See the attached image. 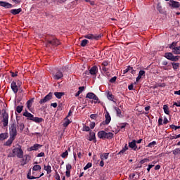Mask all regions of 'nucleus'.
<instances>
[{
	"mask_svg": "<svg viewBox=\"0 0 180 180\" xmlns=\"http://www.w3.org/2000/svg\"><path fill=\"white\" fill-rule=\"evenodd\" d=\"M61 44V42H60V40L56 37L51 38L47 40L46 46L49 47V46H53L54 47H57V46H60Z\"/></svg>",
	"mask_w": 180,
	"mask_h": 180,
	"instance_id": "nucleus-1",
	"label": "nucleus"
},
{
	"mask_svg": "<svg viewBox=\"0 0 180 180\" xmlns=\"http://www.w3.org/2000/svg\"><path fill=\"white\" fill-rule=\"evenodd\" d=\"M15 155H17L18 158H23V150H22V148H15L13 150V153L10 157H15Z\"/></svg>",
	"mask_w": 180,
	"mask_h": 180,
	"instance_id": "nucleus-2",
	"label": "nucleus"
},
{
	"mask_svg": "<svg viewBox=\"0 0 180 180\" xmlns=\"http://www.w3.org/2000/svg\"><path fill=\"white\" fill-rule=\"evenodd\" d=\"M178 42L174 41L169 46V49L172 50V53H174V54H180V46H176Z\"/></svg>",
	"mask_w": 180,
	"mask_h": 180,
	"instance_id": "nucleus-3",
	"label": "nucleus"
},
{
	"mask_svg": "<svg viewBox=\"0 0 180 180\" xmlns=\"http://www.w3.org/2000/svg\"><path fill=\"white\" fill-rule=\"evenodd\" d=\"M2 117L3 120L1 122L3 123V126L4 127H6L9 122V115L6 112V110H4V112L2 113Z\"/></svg>",
	"mask_w": 180,
	"mask_h": 180,
	"instance_id": "nucleus-4",
	"label": "nucleus"
},
{
	"mask_svg": "<svg viewBox=\"0 0 180 180\" xmlns=\"http://www.w3.org/2000/svg\"><path fill=\"white\" fill-rule=\"evenodd\" d=\"M10 137H14L15 138L16 136H18V130L16 129V125L14 124H12L10 127Z\"/></svg>",
	"mask_w": 180,
	"mask_h": 180,
	"instance_id": "nucleus-5",
	"label": "nucleus"
},
{
	"mask_svg": "<svg viewBox=\"0 0 180 180\" xmlns=\"http://www.w3.org/2000/svg\"><path fill=\"white\" fill-rule=\"evenodd\" d=\"M165 57H166L167 60H170L171 61H178V60H179V56H174V55L171 52L166 53L165 54Z\"/></svg>",
	"mask_w": 180,
	"mask_h": 180,
	"instance_id": "nucleus-6",
	"label": "nucleus"
},
{
	"mask_svg": "<svg viewBox=\"0 0 180 180\" xmlns=\"http://www.w3.org/2000/svg\"><path fill=\"white\" fill-rule=\"evenodd\" d=\"M102 34H89L87 35H85L84 36V38L85 39H89V40H99L101 39V37H102Z\"/></svg>",
	"mask_w": 180,
	"mask_h": 180,
	"instance_id": "nucleus-7",
	"label": "nucleus"
},
{
	"mask_svg": "<svg viewBox=\"0 0 180 180\" xmlns=\"http://www.w3.org/2000/svg\"><path fill=\"white\" fill-rule=\"evenodd\" d=\"M51 98H53V93H49L44 98L39 101L40 105H43V103H46V102H49V101H51Z\"/></svg>",
	"mask_w": 180,
	"mask_h": 180,
	"instance_id": "nucleus-8",
	"label": "nucleus"
},
{
	"mask_svg": "<svg viewBox=\"0 0 180 180\" xmlns=\"http://www.w3.org/2000/svg\"><path fill=\"white\" fill-rule=\"evenodd\" d=\"M17 127L20 131H23V129H25V124H23L22 121L17 120Z\"/></svg>",
	"mask_w": 180,
	"mask_h": 180,
	"instance_id": "nucleus-9",
	"label": "nucleus"
},
{
	"mask_svg": "<svg viewBox=\"0 0 180 180\" xmlns=\"http://www.w3.org/2000/svg\"><path fill=\"white\" fill-rule=\"evenodd\" d=\"M64 75L61 71H58L56 74L53 75V77L54 79H61Z\"/></svg>",
	"mask_w": 180,
	"mask_h": 180,
	"instance_id": "nucleus-10",
	"label": "nucleus"
},
{
	"mask_svg": "<svg viewBox=\"0 0 180 180\" xmlns=\"http://www.w3.org/2000/svg\"><path fill=\"white\" fill-rule=\"evenodd\" d=\"M31 172H30H30L27 173V179H39V178H41V176H43V175H44V173H42V174H40V176H31Z\"/></svg>",
	"mask_w": 180,
	"mask_h": 180,
	"instance_id": "nucleus-11",
	"label": "nucleus"
},
{
	"mask_svg": "<svg viewBox=\"0 0 180 180\" xmlns=\"http://www.w3.org/2000/svg\"><path fill=\"white\" fill-rule=\"evenodd\" d=\"M22 116H25V117H27L28 120H33V115L29 112H27V110H25V112L22 114Z\"/></svg>",
	"mask_w": 180,
	"mask_h": 180,
	"instance_id": "nucleus-12",
	"label": "nucleus"
},
{
	"mask_svg": "<svg viewBox=\"0 0 180 180\" xmlns=\"http://www.w3.org/2000/svg\"><path fill=\"white\" fill-rule=\"evenodd\" d=\"M0 6H3V8H6V9H9L12 8V4L4 2V1H0Z\"/></svg>",
	"mask_w": 180,
	"mask_h": 180,
	"instance_id": "nucleus-13",
	"label": "nucleus"
},
{
	"mask_svg": "<svg viewBox=\"0 0 180 180\" xmlns=\"http://www.w3.org/2000/svg\"><path fill=\"white\" fill-rule=\"evenodd\" d=\"M41 147H42L41 145L36 143L29 148V151H37V150H39Z\"/></svg>",
	"mask_w": 180,
	"mask_h": 180,
	"instance_id": "nucleus-14",
	"label": "nucleus"
},
{
	"mask_svg": "<svg viewBox=\"0 0 180 180\" xmlns=\"http://www.w3.org/2000/svg\"><path fill=\"white\" fill-rule=\"evenodd\" d=\"M90 74L91 75H96L98 74V67L93 66L90 70Z\"/></svg>",
	"mask_w": 180,
	"mask_h": 180,
	"instance_id": "nucleus-15",
	"label": "nucleus"
},
{
	"mask_svg": "<svg viewBox=\"0 0 180 180\" xmlns=\"http://www.w3.org/2000/svg\"><path fill=\"white\" fill-rule=\"evenodd\" d=\"M11 89L14 92V94H18V89L15 82H13L11 83Z\"/></svg>",
	"mask_w": 180,
	"mask_h": 180,
	"instance_id": "nucleus-16",
	"label": "nucleus"
},
{
	"mask_svg": "<svg viewBox=\"0 0 180 180\" xmlns=\"http://www.w3.org/2000/svg\"><path fill=\"white\" fill-rule=\"evenodd\" d=\"M129 147L132 148L136 151L137 146H136V140H133V141L129 143Z\"/></svg>",
	"mask_w": 180,
	"mask_h": 180,
	"instance_id": "nucleus-17",
	"label": "nucleus"
},
{
	"mask_svg": "<svg viewBox=\"0 0 180 180\" xmlns=\"http://www.w3.org/2000/svg\"><path fill=\"white\" fill-rule=\"evenodd\" d=\"M169 5L173 8H179L180 6L179 2L175 1H170Z\"/></svg>",
	"mask_w": 180,
	"mask_h": 180,
	"instance_id": "nucleus-18",
	"label": "nucleus"
},
{
	"mask_svg": "<svg viewBox=\"0 0 180 180\" xmlns=\"http://www.w3.org/2000/svg\"><path fill=\"white\" fill-rule=\"evenodd\" d=\"M106 136V132L105 131H100L98 133V136L99 139H103V140H105Z\"/></svg>",
	"mask_w": 180,
	"mask_h": 180,
	"instance_id": "nucleus-19",
	"label": "nucleus"
},
{
	"mask_svg": "<svg viewBox=\"0 0 180 180\" xmlns=\"http://www.w3.org/2000/svg\"><path fill=\"white\" fill-rule=\"evenodd\" d=\"M15 137L10 136L9 139L5 143L4 146H11L12 143H13V140H15Z\"/></svg>",
	"mask_w": 180,
	"mask_h": 180,
	"instance_id": "nucleus-20",
	"label": "nucleus"
},
{
	"mask_svg": "<svg viewBox=\"0 0 180 180\" xmlns=\"http://www.w3.org/2000/svg\"><path fill=\"white\" fill-rule=\"evenodd\" d=\"M105 124H109L110 123V120H112V118L110 117V115H109V112H107L105 113Z\"/></svg>",
	"mask_w": 180,
	"mask_h": 180,
	"instance_id": "nucleus-21",
	"label": "nucleus"
},
{
	"mask_svg": "<svg viewBox=\"0 0 180 180\" xmlns=\"http://www.w3.org/2000/svg\"><path fill=\"white\" fill-rule=\"evenodd\" d=\"M21 12H22V8L11 10V13H12V15H19V13Z\"/></svg>",
	"mask_w": 180,
	"mask_h": 180,
	"instance_id": "nucleus-22",
	"label": "nucleus"
},
{
	"mask_svg": "<svg viewBox=\"0 0 180 180\" xmlns=\"http://www.w3.org/2000/svg\"><path fill=\"white\" fill-rule=\"evenodd\" d=\"M114 109L116 111L117 116H118V117H123V115H122V110H120V108L115 107Z\"/></svg>",
	"mask_w": 180,
	"mask_h": 180,
	"instance_id": "nucleus-23",
	"label": "nucleus"
},
{
	"mask_svg": "<svg viewBox=\"0 0 180 180\" xmlns=\"http://www.w3.org/2000/svg\"><path fill=\"white\" fill-rule=\"evenodd\" d=\"M9 137V134L8 133H2L0 134V140L3 141Z\"/></svg>",
	"mask_w": 180,
	"mask_h": 180,
	"instance_id": "nucleus-24",
	"label": "nucleus"
},
{
	"mask_svg": "<svg viewBox=\"0 0 180 180\" xmlns=\"http://www.w3.org/2000/svg\"><path fill=\"white\" fill-rule=\"evenodd\" d=\"M113 133L112 132H105V139H107L108 140H112V139H113Z\"/></svg>",
	"mask_w": 180,
	"mask_h": 180,
	"instance_id": "nucleus-25",
	"label": "nucleus"
},
{
	"mask_svg": "<svg viewBox=\"0 0 180 180\" xmlns=\"http://www.w3.org/2000/svg\"><path fill=\"white\" fill-rule=\"evenodd\" d=\"M30 160V156L29 155H24V158L22 160L24 164H27Z\"/></svg>",
	"mask_w": 180,
	"mask_h": 180,
	"instance_id": "nucleus-26",
	"label": "nucleus"
},
{
	"mask_svg": "<svg viewBox=\"0 0 180 180\" xmlns=\"http://www.w3.org/2000/svg\"><path fill=\"white\" fill-rule=\"evenodd\" d=\"M33 102H34V98H31L27 102V106L28 109H30V108H32V105H33Z\"/></svg>",
	"mask_w": 180,
	"mask_h": 180,
	"instance_id": "nucleus-27",
	"label": "nucleus"
},
{
	"mask_svg": "<svg viewBox=\"0 0 180 180\" xmlns=\"http://www.w3.org/2000/svg\"><path fill=\"white\" fill-rule=\"evenodd\" d=\"M32 122H35V123H40L43 122V118L37 117H33Z\"/></svg>",
	"mask_w": 180,
	"mask_h": 180,
	"instance_id": "nucleus-28",
	"label": "nucleus"
},
{
	"mask_svg": "<svg viewBox=\"0 0 180 180\" xmlns=\"http://www.w3.org/2000/svg\"><path fill=\"white\" fill-rule=\"evenodd\" d=\"M54 95L56 98H58V99H61V97L63 96V95H64L63 92H55Z\"/></svg>",
	"mask_w": 180,
	"mask_h": 180,
	"instance_id": "nucleus-29",
	"label": "nucleus"
},
{
	"mask_svg": "<svg viewBox=\"0 0 180 180\" xmlns=\"http://www.w3.org/2000/svg\"><path fill=\"white\" fill-rule=\"evenodd\" d=\"M163 110L166 115H169V108H168V105H164Z\"/></svg>",
	"mask_w": 180,
	"mask_h": 180,
	"instance_id": "nucleus-30",
	"label": "nucleus"
},
{
	"mask_svg": "<svg viewBox=\"0 0 180 180\" xmlns=\"http://www.w3.org/2000/svg\"><path fill=\"white\" fill-rule=\"evenodd\" d=\"M65 122L63 123V127H67L70 123H71V121L68 117L65 118Z\"/></svg>",
	"mask_w": 180,
	"mask_h": 180,
	"instance_id": "nucleus-31",
	"label": "nucleus"
},
{
	"mask_svg": "<svg viewBox=\"0 0 180 180\" xmlns=\"http://www.w3.org/2000/svg\"><path fill=\"white\" fill-rule=\"evenodd\" d=\"M129 150V147H127V144L125 145L124 148H122L119 153V154H124L126 153V150Z\"/></svg>",
	"mask_w": 180,
	"mask_h": 180,
	"instance_id": "nucleus-32",
	"label": "nucleus"
},
{
	"mask_svg": "<svg viewBox=\"0 0 180 180\" xmlns=\"http://www.w3.org/2000/svg\"><path fill=\"white\" fill-rule=\"evenodd\" d=\"M108 157H109V153H104L101 155V160H108Z\"/></svg>",
	"mask_w": 180,
	"mask_h": 180,
	"instance_id": "nucleus-33",
	"label": "nucleus"
},
{
	"mask_svg": "<svg viewBox=\"0 0 180 180\" xmlns=\"http://www.w3.org/2000/svg\"><path fill=\"white\" fill-rule=\"evenodd\" d=\"M44 169L47 172V174L51 173V166L50 165L44 166Z\"/></svg>",
	"mask_w": 180,
	"mask_h": 180,
	"instance_id": "nucleus-34",
	"label": "nucleus"
},
{
	"mask_svg": "<svg viewBox=\"0 0 180 180\" xmlns=\"http://www.w3.org/2000/svg\"><path fill=\"white\" fill-rule=\"evenodd\" d=\"M89 140L90 141H92V140H95V134H94V132H90Z\"/></svg>",
	"mask_w": 180,
	"mask_h": 180,
	"instance_id": "nucleus-35",
	"label": "nucleus"
},
{
	"mask_svg": "<svg viewBox=\"0 0 180 180\" xmlns=\"http://www.w3.org/2000/svg\"><path fill=\"white\" fill-rule=\"evenodd\" d=\"M23 110V105H18L16 108V112H18V113H22V111Z\"/></svg>",
	"mask_w": 180,
	"mask_h": 180,
	"instance_id": "nucleus-36",
	"label": "nucleus"
},
{
	"mask_svg": "<svg viewBox=\"0 0 180 180\" xmlns=\"http://www.w3.org/2000/svg\"><path fill=\"white\" fill-rule=\"evenodd\" d=\"M39 169H41V167L39 165H34L32 168V171H39Z\"/></svg>",
	"mask_w": 180,
	"mask_h": 180,
	"instance_id": "nucleus-37",
	"label": "nucleus"
},
{
	"mask_svg": "<svg viewBox=\"0 0 180 180\" xmlns=\"http://www.w3.org/2000/svg\"><path fill=\"white\" fill-rule=\"evenodd\" d=\"M94 95H95V94H94L92 92H89L86 94V98H88L89 99H93Z\"/></svg>",
	"mask_w": 180,
	"mask_h": 180,
	"instance_id": "nucleus-38",
	"label": "nucleus"
},
{
	"mask_svg": "<svg viewBox=\"0 0 180 180\" xmlns=\"http://www.w3.org/2000/svg\"><path fill=\"white\" fill-rule=\"evenodd\" d=\"M88 43H89V41L87 39L82 40L81 42L82 47H85V46H86V44H88Z\"/></svg>",
	"mask_w": 180,
	"mask_h": 180,
	"instance_id": "nucleus-39",
	"label": "nucleus"
},
{
	"mask_svg": "<svg viewBox=\"0 0 180 180\" xmlns=\"http://www.w3.org/2000/svg\"><path fill=\"white\" fill-rule=\"evenodd\" d=\"M173 154L174 155H178V154H180V148H176L173 150Z\"/></svg>",
	"mask_w": 180,
	"mask_h": 180,
	"instance_id": "nucleus-40",
	"label": "nucleus"
},
{
	"mask_svg": "<svg viewBox=\"0 0 180 180\" xmlns=\"http://www.w3.org/2000/svg\"><path fill=\"white\" fill-rule=\"evenodd\" d=\"M172 64L174 70H178V67H179V63H172Z\"/></svg>",
	"mask_w": 180,
	"mask_h": 180,
	"instance_id": "nucleus-41",
	"label": "nucleus"
},
{
	"mask_svg": "<svg viewBox=\"0 0 180 180\" xmlns=\"http://www.w3.org/2000/svg\"><path fill=\"white\" fill-rule=\"evenodd\" d=\"M91 167H92V163L89 162V163L84 167V171H86V169H89V168H91Z\"/></svg>",
	"mask_w": 180,
	"mask_h": 180,
	"instance_id": "nucleus-42",
	"label": "nucleus"
},
{
	"mask_svg": "<svg viewBox=\"0 0 180 180\" xmlns=\"http://www.w3.org/2000/svg\"><path fill=\"white\" fill-rule=\"evenodd\" d=\"M68 156V150H66L65 152L61 154L62 158H66V157Z\"/></svg>",
	"mask_w": 180,
	"mask_h": 180,
	"instance_id": "nucleus-43",
	"label": "nucleus"
},
{
	"mask_svg": "<svg viewBox=\"0 0 180 180\" xmlns=\"http://www.w3.org/2000/svg\"><path fill=\"white\" fill-rule=\"evenodd\" d=\"M157 9L159 11L160 13H162V7L160 4H158Z\"/></svg>",
	"mask_w": 180,
	"mask_h": 180,
	"instance_id": "nucleus-44",
	"label": "nucleus"
},
{
	"mask_svg": "<svg viewBox=\"0 0 180 180\" xmlns=\"http://www.w3.org/2000/svg\"><path fill=\"white\" fill-rule=\"evenodd\" d=\"M130 70H133V68L128 66V68L124 70L123 74H127V72H129Z\"/></svg>",
	"mask_w": 180,
	"mask_h": 180,
	"instance_id": "nucleus-45",
	"label": "nucleus"
},
{
	"mask_svg": "<svg viewBox=\"0 0 180 180\" xmlns=\"http://www.w3.org/2000/svg\"><path fill=\"white\" fill-rule=\"evenodd\" d=\"M107 98H108V99H109V101H113V95H112L109 93L107 95Z\"/></svg>",
	"mask_w": 180,
	"mask_h": 180,
	"instance_id": "nucleus-46",
	"label": "nucleus"
},
{
	"mask_svg": "<svg viewBox=\"0 0 180 180\" xmlns=\"http://www.w3.org/2000/svg\"><path fill=\"white\" fill-rule=\"evenodd\" d=\"M146 74V71L144 70H140L139 72V77H143V75H144Z\"/></svg>",
	"mask_w": 180,
	"mask_h": 180,
	"instance_id": "nucleus-47",
	"label": "nucleus"
},
{
	"mask_svg": "<svg viewBox=\"0 0 180 180\" xmlns=\"http://www.w3.org/2000/svg\"><path fill=\"white\" fill-rule=\"evenodd\" d=\"M155 144H157V142L153 141V142L150 143L148 145V147H154V146H155Z\"/></svg>",
	"mask_w": 180,
	"mask_h": 180,
	"instance_id": "nucleus-48",
	"label": "nucleus"
},
{
	"mask_svg": "<svg viewBox=\"0 0 180 180\" xmlns=\"http://www.w3.org/2000/svg\"><path fill=\"white\" fill-rule=\"evenodd\" d=\"M174 139H179V136H178V135H174V136H169V140H174Z\"/></svg>",
	"mask_w": 180,
	"mask_h": 180,
	"instance_id": "nucleus-49",
	"label": "nucleus"
},
{
	"mask_svg": "<svg viewBox=\"0 0 180 180\" xmlns=\"http://www.w3.org/2000/svg\"><path fill=\"white\" fill-rule=\"evenodd\" d=\"M117 77H113L110 79V82H111V84H113V82H116V79Z\"/></svg>",
	"mask_w": 180,
	"mask_h": 180,
	"instance_id": "nucleus-50",
	"label": "nucleus"
},
{
	"mask_svg": "<svg viewBox=\"0 0 180 180\" xmlns=\"http://www.w3.org/2000/svg\"><path fill=\"white\" fill-rule=\"evenodd\" d=\"M90 117H91V119H93V120H95V119H96L98 117V115H96V114H91L90 115Z\"/></svg>",
	"mask_w": 180,
	"mask_h": 180,
	"instance_id": "nucleus-51",
	"label": "nucleus"
},
{
	"mask_svg": "<svg viewBox=\"0 0 180 180\" xmlns=\"http://www.w3.org/2000/svg\"><path fill=\"white\" fill-rule=\"evenodd\" d=\"M72 168V167L71 166V165L68 164L66 165L67 171H70Z\"/></svg>",
	"mask_w": 180,
	"mask_h": 180,
	"instance_id": "nucleus-52",
	"label": "nucleus"
},
{
	"mask_svg": "<svg viewBox=\"0 0 180 180\" xmlns=\"http://www.w3.org/2000/svg\"><path fill=\"white\" fill-rule=\"evenodd\" d=\"M83 130H84V131H89V130H90L89 127L84 126V127H83Z\"/></svg>",
	"mask_w": 180,
	"mask_h": 180,
	"instance_id": "nucleus-53",
	"label": "nucleus"
},
{
	"mask_svg": "<svg viewBox=\"0 0 180 180\" xmlns=\"http://www.w3.org/2000/svg\"><path fill=\"white\" fill-rule=\"evenodd\" d=\"M153 167H154V165H149L147 169L148 172H150V170L151 169V168H153Z\"/></svg>",
	"mask_w": 180,
	"mask_h": 180,
	"instance_id": "nucleus-54",
	"label": "nucleus"
},
{
	"mask_svg": "<svg viewBox=\"0 0 180 180\" xmlns=\"http://www.w3.org/2000/svg\"><path fill=\"white\" fill-rule=\"evenodd\" d=\"M65 174H66V176H68V178H70L71 175V172H70V170H67Z\"/></svg>",
	"mask_w": 180,
	"mask_h": 180,
	"instance_id": "nucleus-55",
	"label": "nucleus"
},
{
	"mask_svg": "<svg viewBox=\"0 0 180 180\" xmlns=\"http://www.w3.org/2000/svg\"><path fill=\"white\" fill-rule=\"evenodd\" d=\"M11 77H13V78H15V77H18V72H16L15 73L11 72Z\"/></svg>",
	"mask_w": 180,
	"mask_h": 180,
	"instance_id": "nucleus-56",
	"label": "nucleus"
},
{
	"mask_svg": "<svg viewBox=\"0 0 180 180\" xmlns=\"http://www.w3.org/2000/svg\"><path fill=\"white\" fill-rule=\"evenodd\" d=\"M84 89H85L84 86H80L79 87V91L81 92L82 94Z\"/></svg>",
	"mask_w": 180,
	"mask_h": 180,
	"instance_id": "nucleus-57",
	"label": "nucleus"
},
{
	"mask_svg": "<svg viewBox=\"0 0 180 180\" xmlns=\"http://www.w3.org/2000/svg\"><path fill=\"white\" fill-rule=\"evenodd\" d=\"M92 99H94V101H99V98H98V96H96V95H95V94H94V96H93Z\"/></svg>",
	"mask_w": 180,
	"mask_h": 180,
	"instance_id": "nucleus-58",
	"label": "nucleus"
},
{
	"mask_svg": "<svg viewBox=\"0 0 180 180\" xmlns=\"http://www.w3.org/2000/svg\"><path fill=\"white\" fill-rule=\"evenodd\" d=\"M55 178H56V180H60V174L56 172V176H55Z\"/></svg>",
	"mask_w": 180,
	"mask_h": 180,
	"instance_id": "nucleus-59",
	"label": "nucleus"
},
{
	"mask_svg": "<svg viewBox=\"0 0 180 180\" xmlns=\"http://www.w3.org/2000/svg\"><path fill=\"white\" fill-rule=\"evenodd\" d=\"M148 161V159H143L140 161V164H144V162H147Z\"/></svg>",
	"mask_w": 180,
	"mask_h": 180,
	"instance_id": "nucleus-60",
	"label": "nucleus"
},
{
	"mask_svg": "<svg viewBox=\"0 0 180 180\" xmlns=\"http://www.w3.org/2000/svg\"><path fill=\"white\" fill-rule=\"evenodd\" d=\"M158 124L159 125L162 124V117L159 118V120H158Z\"/></svg>",
	"mask_w": 180,
	"mask_h": 180,
	"instance_id": "nucleus-61",
	"label": "nucleus"
},
{
	"mask_svg": "<svg viewBox=\"0 0 180 180\" xmlns=\"http://www.w3.org/2000/svg\"><path fill=\"white\" fill-rule=\"evenodd\" d=\"M95 128V122H92L91 124H90V129H94Z\"/></svg>",
	"mask_w": 180,
	"mask_h": 180,
	"instance_id": "nucleus-62",
	"label": "nucleus"
},
{
	"mask_svg": "<svg viewBox=\"0 0 180 180\" xmlns=\"http://www.w3.org/2000/svg\"><path fill=\"white\" fill-rule=\"evenodd\" d=\"M37 157H44V153L41 152L40 153H39V154L37 155Z\"/></svg>",
	"mask_w": 180,
	"mask_h": 180,
	"instance_id": "nucleus-63",
	"label": "nucleus"
},
{
	"mask_svg": "<svg viewBox=\"0 0 180 180\" xmlns=\"http://www.w3.org/2000/svg\"><path fill=\"white\" fill-rule=\"evenodd\" d=\"M51 106H52L53 108H56L57 107V103H53L51 104Z\"/></svg>",
	"mask_w": 180,
	"mask_h": 180,
	"instance_id": "nucleus-64",
	"label": "nucleus"
}]
</instances>
